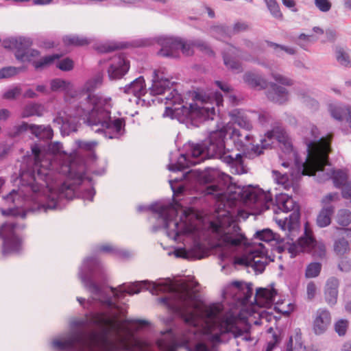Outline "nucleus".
I'll return each instance as SVG.
<instances>
[{
    "label": "nucleus",
    "mask_w": 351,
    "mask_h": 351,
    "mask_svg": "<svg viewBox=\"0 0 351 351\" xmlns=\"http://www.w3.org/2000/svg\"><path fill=\"white\" fill-rule=\"evenodd\" d=\"M86 318L71 322L72 328L92 326L100 328L99 332H93V341L87 339V334L81 329L68 332L63 340L54 339L52 347L58 351H136L134 348L125 345H117L110 338L112 330L106 326L112 323L113 317L107 316L105 312L90 311L85 314Z\"/></svg>",
    "instance_id": "f257e3e1"
},
{
    "label": "nucleus",
    "mask_w": 351,
    "mask_h": 351,
    "mask_svg": "<svg viewBox=\"0 0 351 351\" xmlns=\"http://www.w3.org/2000/svg\"><path fill=\"white\" fill-rule=\"evenodd\" d=\"M227 130L225 128L212 131L208 136L199 143L189 142L184 145V153L180 154L176 160L173 153H170L168 169L170 171H182L199 163L205 158H216L234 170V173L243 174L247 172V167L244 164L245 154H232L226 147Z\"/></svg>",
    "instance_id": "f03ea898"
},
{
    "label": "nucleus",
    "mask_w": 351,
    "mask_h": 351,
    "mask_svg": "<svg viewBox=\"0 0 351 351\" xmlns=\"http://www.w3.org/2000/svg\"><path fill=\"white\" fill-rule=\"evenodd\" d=\"M78 276L85 289L92 295L87 301L83 298L77 297V300L80 305L90 311H95L93 306L95 302H98L106 310L105 313L107 316L117 318L121 308L104 289V285L107 282V276L99 260L95 256L85 258L79 269Z\"/></svg>",
    "instance_id": "7ed1b4c3"
},
{
    "label": "nucleus",
    "mask_w": 351,
    "mask_h": 351,
    "mask_svg": "<svg viewBox=\"0 0 351 351\" xmlns=\"http://www.w3.org/2000/svg\"><path fill=\"white\" fill-rule=\"evenodd\" d=\"M167 104L171 106L167 107L166 110H170L180 121H191L192 124L197 125L202 121L213 120L215 116L214 107L199 106L195 102L184 104L181 95L175 88L173 89L172 97L167 98Z\"/></svg>",
    "instance_id": "20e7f679"
},
{
    "label": "nucleus",
    "mask_w": 351,
    "mask_h": 351,
    "mask_svg": "<svg viewBox=\"0 0 351 351\" xmlns=\"http://www.w3.org/2000/svg\"><path fill=\"white\" fill-rule=\"evenodd\" d=\"M303 134V143L306 145L307 158H313L317 160H326L331 152V141L332 134L326 136H320L317 127L315 125L305 128Z\"/></svg>",
    "instance_id": "39448f33"
},
{
    "label": "nucleus",
    "mask_w": 351,
    "mask_h": 351,
    "mask_svg": "<svg viewBox=\"0 0 351 351\" xmlns=\"http://www.w3.org/2000/svg\"><path fill=\"white\" fill-rule=\"evenodd\" d=\"M110 109V104L105 99L97 117L93 130L97 133H104L106 138H118L125 131V121L124 118L112 119Z\"/></svg>",
    "instance_id": "423d86ee"
},
{
    "label": "nucleus",
    "mask_w": 351,
    "mask_h": 351,
    "mask_svg": "<svg viewBox=\"0 0 351 351\" xmlns=\"http://www.w3.org/2000/svg\"><path fill=\"white\" fill-rule=\"evenodd\" d=\"M80 101L73 108V116L82 120L88 126L94 130V125L100 108L105 100L94 94L80 95Z\"/></svg>",
    "instance_id": "0eeeda50"
},
{
    "label": "nucleus",
    "mask_w": 351,
    "mask_h": 351,
    "mask_svg": "<svg viewBox=\"0 0 351 351\" xmlns=\"http://www.w3.org/2000/svg\"><path fill=\"white\" fill-rule=\"evenodd\" d=\"M42 147L38 143L32 146V152L34 158V165L27 167V170L21 174V180L36 191L38 189V185H43L40 181L47 184L49 178V170L41 165L42 157L40 153Z\"/></svg>",
    "instance_id": "6e6552de"
},
{
    "label": "nucleus",
    "mask_w": 351,
    "mask_h": 351,
    "mask_svg": "<svg viewBox=\"0 0 351 351\" xmlns=\"http://www.w3.org/2000/svg\"><path fill=\"white\" fill-rule=\"evenodd\" d=\"M157 43L161 47L157 54L161 57L178 59L180 56V51L185 56H190L188 40L165 36L158 38Z\"/></svg>",
    "instance_id": "1a4fd4ad"
},
{
    "label": "nucleus",
    "mask_w": 351,
    "mask_h": 351,
    "mask_svg": "<svg viewBox=\"0 0 351 351\" xmlns=\"http://www.w3.org/2000/svg\"><path fill=\"white\" fill-rule=\"evenodd\" d=\"M125 284L119 285L118 288L109 287L111 292L113 294V298L117 300L122 298L125 293L133 295L138 293L142 289L149 290L152 295H158L160 293L165 292L168 289L167 285L163 283L156 284L149 280L136 281L130 284L127 289H124Z\"/></svg>",
    "instance_id": "9d476101"
},
{
    "label": "nucleus",
    "mask_w": 351,
    "mask_h": 351,
    "mask_svg": "<svg viewBox=\"0 0 351 351\" xmlns=\"http://www.w3.org/2000/svg\"><path fill=\"white\" fill-rule=\"evenodd\" d=\"M3 45L6 49H15L14 56L21 62H30L32 58L40 55L38 50L30 48L32 40L29 38H10L4 40Z\"/></svg>",
    "instance_id": "9b49d317"
},
{
    "label": "nucleus",
    "mask_w": 351,
    "mask_h": 351,
    "mask_svg": "<svg viewBox=\"0 0 351 351\" xmlns=\"http://www.w3.org/2000/svg\"><path fill=\"white\" fill-rule=\"evenodd\" d=\"M16 130L17 135L25 132H29L38 139L45 142H49L53 136V131L49 125L29 124L23 121L21 125L16 126Z\"/></svg>",
    "instance_id": "f8f14e48"
},
{
    "label": "nucleus",
    "mask_w": 351,
    "mask_h": 351,
    "mask_svg": "<svg viewBox=\"0 0 351 351\" xmlns=\"http://www.w3.org/2000/svg\"><path fill=\"white\" fill-rule=\"evenodd\" d=\"M69 174L73 182L69 184L64 183L62 186V195L69 200L73 199L77 193L80 191L79 187L82 184L84 180H87L90 184L92 178L86 176L84 172H73L71 168L69 169Z\"/></svg>",
    "instance_id": "ddd939ff"
},
{
    "label": "nucleus",
    "mask_w": 351,
    "mask_h": 351,
    "mask_svg": "<svg viewBox=\"0 0 351 351\" xmlns=\"http://www.w3.org/2000/svg\"><path fill=\"white\" fill-rule=\"evenodd\" d=\"M130 61L123 54L115 56L111 59L108 69V75L110 80L121 79L130 69Z\"/></svg>",
    "instance_id": "4468645a"
},
{
    "label": "nucleus",
    "mask_w": 351,
    "mask_h": 351,
    "mask_svg": "<svg viewBox=\"0 0 351 351\" xmlns=\"http://www.w3.org/2000/svg\"><path fill=\"white\" fill-rule=\"evenodd\" d=\"M158 301L169 311L177 314L186 324H193L195 322V315L189 309V305L186 301L184 306H180L175 301H170L168 297L160 298Z\"/></svg>",
    "instance_id": "2eb2a0df"
},
{
    "label": "nucleus",
    "mask_w": 351,
    "mask_h": 351,
    "mask_svg": "<svg viewBox=\"0 0 351 351\" xmlns=\"http://www.w3.org/2000/svg\"><path fill=\"white\" fill-rule=\"evenodd\" d=\"M175 82H171L168 78L164 77L160 71L153 72L152 85L149 88L153 95H162L167 90L171 89Z\"/></svg>",
    "instance_id": "dca6fc26"
},
{
    "label": "nucleus",
    "mask_w": 351,
    "mask_h": 351,
    "mask_svg": "<svg viewBox=\"0 0 351 351\" xmlns=\"http://www.w3.org/2000/svg\"><path fill=\"white\" fill-rule=\"evenodd\" d=\"M219 325L224 330V333H231L234 338L241 337L244 333L249 332V328L242 329L238 325L233 315L223 317Z\"/></svg>",
    "instance_id": "f3484780"
},
{
    "label": "nucleus",
    "mask_w": 351,
    "mask_h": 351,
    "mask_svg": "<svg viewBox=\"0 0 351 351\" xmlns=\"http://www.w3.org/2000/svg\"><path fill=\"white\" fill-rule=\"evenodd\" d=\"M267 97L271 101L278 104H284L289 99V92L286 88L274 82H271L267 92Z\"/></svg>",
    "instance_id": "a211bd4d"
},
{
    "label": "nucleus",
    "mask_w": 351,
    "mask_h": 351,
    "mask_svg": "<svg viewBox=\"0 0 351 351\" xmlns=\"http://www.w3.org/2000/svg\"><path fill=\"white\" fill-rule=\"evenodd\" d=\"M315 242V239L311 234H308L305 230L304 235L298 239L295 242L289 245L288 252L291 254V257H295L300 252L306 251V245L312 244Z\"/></svg>",
    "instance_id": "6ab92c4d"
},
{
    "label": "nucleus",
    "mask_w": 351,
    "mask_h": 351,
    "mask_svg": "<svg viewBox=\"0 0 351 351\" xmlns=\"http://www.w3.org/2000/svg\"><path fill=\"white\" fill-rule=\"evenodd\" d=\"M329 110L331 116L336 120L341 121L346 119L349 126L351 128V106L341 104H330Z\"/></svg>",
    "instance_id": "aec40b11"
},
{
    "label": "nucleus",
    "mask_w": 351,
    "mask_h": 351,
    "mask_svg": "<svg viewBox=\"0 0 351 351\" xmlns=\"http://www.w3.org/2000/svg\"><path fill=\"white\" fill-rule=\"evenodd\" d=\"M339 284V280L335 277L330 278L326 282L324 289L325 300L330 306L337 303Z\"/></svg>",
    "instance_id": "412c9836"
},
{
    "label": "nucleus",
    "mask_w": 351,
    "mask_h": 351,
    "mask_svg": "<svg viewBox=\"0 0 351 351\" xmlns=\"http://www.w3.org/2000/svg\"><path fill=\"white\" fill-rule=\"evenodd\" d=\"M244 82L250 87L258 90H263L267 88V82L258 73L247 71L243 76Z\"/></svg>",
    "instance_id": "4be33fe9"
},
{
    "label": "nucleus",
    "mask_w": 351,
    "mask_h": 351,
    "mask_svg": "<svg viewBox=\"0 0 351 351\" xmlns=\"http://www.w3.org/2000/svg\"><path fill=\"white\" fill-rule=\"evenodd\" d=\"M265 135L268 141H270L272 139H276L278 142L283 145L284 148L287 152L292 149V144L286 132L283 129L279 127L274 128L271 131H268Z\"/></svg>",
    "instance_id": "5701e85b"
},
{
    "label": "nucleus",
    "mask_w": 351,
    "mask_h": 351,
    "mask_svg": "<svg viewBox=\"0 0 351 351\" xmlns=\"http://www.w3.org/2000/svg\"><path fill=\"white\" fill-rule=\"evenodd\" d=\"M330 314L326 310L318 311L313 322V330L316 335L324 333L330 323Z\"/></svg>",
    "instance_id": "b1692460"
},
{
    "label": "nucleus",
    "mask_w": 351,
    "mask_h": 351,
    "mask_svg": "<svg viewBox=\"0 0 351 351\" xmlns=\"http://www.w3.org/2000/svg\"><path fill=\"white\" fill-rule=\"evenodd\" d=\"M300 218V208H296L287 218V232L285 235V237L287 239L294 241L296 237L295 233L298 232L299 229Z\"/></svg>",
    "instance_id": "393cba45"
},
{
    "label": "nucleus",
    "mask_w": 351,
    "mask_h": 351,
    "mask_svg": "<svg viewBox=\"0 0 351 351\" xmlns=\"http://www.w3.org/2000/svg\"><path fill=\"white\" fill-rule=\"evenodd\" d=\"M123 92L126 94H132L137 97L144 95L146 93V85L145 79L140 76L133 80L123 88Z\"/></svg>",
    "instance_id": "a878e982"
},
{
    "label": "nucleus",
    "mask_w": 351,
    "mask_h": 351,
    "mask_svg": "<svg viewBox=\"0 0 351 351\" xmlns=\"http://www.w3.org/2000/svg\"><path fill=\"white\" fill-rule=\"evenodd\" d=\"M241 228L238 224H234L232 226V232L235 234L232 237L230 233H224L223 236V242L231 246H239L241 243H244L247 241L245 234L241 232Z\"/></svg>",
    "instance_id": "bb28decb"
},
{
    "label": "nucleus",
    "mask_w": 351,
    "mask_h": 351,
    "mask_svg": "<svg viewBox=\"0 0 351 351\" xmlns=\"http://www.w3.org/2000/svg\"><path fill=\"white\" fill-rule=\"evenodd\" d=\"M261 248L251 250L247 255L242 256L235 260V264L243 265L247 267H252V262L254 258L262 257L265 254V248L262 243L259 244Z\"/></svg>",
    "instance_id": "cd10ccee"
},
{
    "label": "nucleus",
    "mask_w": 351,
    "mask_h": 351,
    "mask_svg": "<svg viewBox=\"0 0 351 351\" xmlns=\"http://www.w3.org/2000/svg\"><path fill=\"white\" fill-rule=\"evenodd\" d=\"M232 285L236 288L241 295L237 298L238 301L247 304L250 302L253 295L252 283H247L245 285L243 282L233 281Z\"/></svg>",
    "instance_id": "c85d7f7f"
},
{
    "label": "nucleus",
    "mask_w": 351,
    "mask_h": 351,
    "mask_svg": "<svg viewBox=\"0 0 351 351\" xmlns=\"http://www.w3.org/2000/svg\"><path fill=\"white\" fill-rule=\"evenodd\" d=\"M335 212V206H322L316 218L317 226L319 228L328 226L331 223L332 216Z\"/></svg>",
    "instance_id": "c756f323"
},
{
    "label": "nucleus",
    "mask_w": 351,
    "mask_h": 351,
    "mask_svg": "<svg viewBox=\"0 0 351 351\" xmlns=\"http://www.w3.org/2000/svg\"><path fill=\"white\" fill-rule=\"evenodd\" d=\"M276 202L279 209L288 213L300 208L298 204L291 197L285 194H280L276 196Z\"/></svg>",
    "instance_id": "7c9ffc66"
},
{
    "label": "nucleus",
    "mask_w": 351,
    "mask_h": 351,
    "mask_svg": "<svg viewBox=\"0 0 351 351\" xmlns=\"http://www.w3.org/2000/svg\"><path fill=\"white\" fill-rule=\"evenodd\" d=\"M254 237L265 242L276 241L277 243H282L285 241V238L281 237L278 234L274 233L269 228H265L258 230L254 234Z\"/></svg>",
    "instance_id": "2f4dec72"
},
{
    "label": "nucleus",
    "mask_w": 351,
    "mask_h": 351,
    "mask_svg": "<svg viewBox=\"0 0 351 351\" xmlns=\"http://www.w3.org/2000/svg\"><path fill=\"white\" fill-rule=\"evenodd\" d=\"M222 58L224 65L232 71L239 73L243 71L241 63L232 56L229 51H223L222 52Z\"/></svg>",
    "instance_id": "473e14b6"
},
{
    "label": "nucleus",
    "mask_w": 351,
    "mask_h": 351,
    "mask_svg": "<svg viewBox=\"0 0 351 351\" xmlns=\"http://www.w3.org/2000/svg\"><path fill=\"white\" fill-rule=\"evenodd\" d=\"M210 34L219 40H224L232 37L230 27L226 25H213L210 27Z\"/></svg>",
    "instance_id": "72a5a7b5"
},
{
    "label": "nucleus",
    "mask_w": 351,
    "mask_h": 351,
    "mask_svg": "<svg viewBox=\"0 0 351 351\" xmlns=\"http://www.w3.org/2000/svg\"><path fill=\"white\" fill-rule=\"evenodd\" d=\"M147 209L158 214V217L163 220L165 228L168 229L171 219L168 212L167 207L165 205L158 206V204H154L150 205Z\"/></svg>",
    "instance_id": "f704fd0d"
},
{
    "label": "nucleus",
    "mask_w": 351,
    "mask_h": 351,
    "mask_svg": "<svg viewBox=\"0 0 351 351\" xmlns=\"http://www.w3.org/2000/svg\"><path fill=\"white\" fill-rule=\"evenodd\" d=\"M21 248V241L19 238L12 237L4 239L3 243V254L7 255L12 253H19Z\"/></svg>",
    "instance_id": "c9c22d12"
},
{
    "label": "nucleus",
    "mask_w": 351,
    "mask_h": 351,
    "mask_svg": "<svg viewBox=\"0 0 351 351\" xmlns=\"http://www.w3.org/2000/svg\"><path fill=\"white\" fill-rule=\"evenodd\" d=\"M62 40L66 47H83L90 43L86 37L75 34L66 35L63 37Z\"/></svg>",
    "instance_id": "e433bc0d"
},
{
    "label": "nucleus",
    "mask_w": 351,
    "mask_h": 351,
    "mask_svg": "<svg viewBox=\"0 0 351 351\" xmlns=\"http://www.w3.org/2000/svg\"><path fill=\"white\" fill-rule=\"evenodd\" d=\"M230 116L232 117V120L235 124H237L239 127L245 129L247 131H250L252 128L251 122L247 119L246 117L241 114V112L236 109L230 112Z\"/></svg>",
    "instance_id": "4c0bfd02"
},
{
    "label": "nucleus",
    "mask_w": 351,
    "mask_h": 351,
    "mask_svg": "<svg viewBox=\"0 0 351 351\" xmlns=\"http://www.w3.org/2000/svg\"><path fill=\"white\" fill-rule=\"evenodd\" d=\"M103 82V74L101 73H97L95 77L89 80L84 86L83 94L86 95L88 94H93L96 88L100 86Z\"/></svg>",
    "instance_id": "58836bf2"
},
{
    "label": "nucleus",
    "mask_w": 351,
    "mask_h": 351,
    "mask_svg": "<svg viewBox=\"0 0 351 351\" xmlns=\"http://www.w3.org/2000/svg\"><path fill=\"white\" fill-rule=\"evenodd\" d=\"M330 178L332 180L334 186L336 188H342L348 183V176L347 173L342 169L331 170Z\"/></svg>",
    "instance_id": "ea45409f"
},
{
    "label": "nucleus",
    "mask_w": 351,
    "mask_h": 351,
    "mask_svg": "<svg viewBox=\"0 0 351 351\" xmlns=\"http://www.w3.org/2000/svg\"><path fill=\"white\" fill-rule=\"evenodd\" d=\"M189 50H190V56L193 54V47H197L201 51L213 56L215 55V52L210 48V47L204 41L202 40H188Z\"/></svg>",
    "instance_id": "a19ab883"
},
{
    "label": "nucleus",
    "mask_w": 351,
    "mask_h": 351,
    "mask_svg": "<svg viewBox=\"0 0 351 351\" xmlns=\"http://www.w3.org/2000/svg\"><path fill=\"white\" fill-rule=\"evenodd\" d=\"M306 251H311L315 258L322 259L326 256V247L322 243H318L316 240L313 243L306 245Z\"/></svg>",
    "instance_id": "79ce46f5"
},
{
    "label": "nucleus",
    "mask_w": 351,
    "mask_h": 351,
    "mask_svg": "<svg viewBox=\"0 0 351 351\" xmlns=\"http://www.w3.org/2000/svg\"><path fill=\"white\" fill-rule=\"evenodd\" d=\"M61 56H62L58 53L46 56L40 58L39 60L34 62L33 65L36 69H43L53 64L56 60H59Z\"/></svg>",
    "instance_id": "37998d69"
},
{
    "label": "nucleus",
    "mask_w": 351,
    "mask_h": 351,
    "mask_svg": "<svg viewBox=\"0 0 351 351\" xmlns=\"http://www.w3.org/2000/svg\"><path fill=\"white\" fill-rule=\"evenodd\" d=\"M245 197L247 199L250 201H253L254 202L263 200L266 203H269L272 202L273 201L271 194L270 193H265L263 190H261L260 194L256 193L254 191H249L245 194Z\"/></svg>",
    "instance_id": "c03bdc74"
},
{
    "label": "nucleus",
    "mask_w": 351,
    "mask_h": 351,
    "mask_svg": "<svg viewBox=\"0 0 351 351\" xmlns=\"http://www.w3.org/2000/svg\"><path fill=\"white\" fill-rule=\"evenodd\" d=\"M350 250L348 241L343 237L338 239L334 243V251L338 256H343Z\"/></svg>",
    "instance_id": "a18cd8bd"
},
{
    "label": "nucleus",
    "mask_w": 351,
    "mask_h": 351,
    "mask_svg": "<svg viewBox=\"0 0 351 351\" xmlns=\"http://www.w3.org/2000/svg\"><path fill=\"white\" fill-rule=\"evenodd\" d=\"M245 134H242L238 129L234 128L232 131L230 138L232 140L235 147L237 149L245 150L247 149V144L243 141Z\"/></svg>",
    "instance_id": "49530a36"
},
{
    "label": "nucleus",
    "mask_w": 351,
    "mask_h": 351,
    "mask_svg": "<svg viewBox=\"0 0 351 351\" xmlns=\"http://www.w3.org/2000/svg\"><path fill=\"white\" fill-rule=\"evenodd\" d=\"M266 43L268 47L272 48L276 53V55L278 57H280L282 54V51H285L290 55H294L296 53V51L294 48L287 47L285 45H279L278 43L266 40Z\"/></svg>",
    "instance_id": "de8ad7c7"
},
{
    "label": "nucleus",
    "mask_w": 351,
    "mask_h": 351,
    "mask_svg": "<svg viewBox=\"0 0 351 351\" xmlns=\"http://www.w3.org/2000/svg\"><path fill=\"white\" fill-rule=\"evenodd\" d=\"M38 145L42 147V151L40 153V157L42 158L44 156V154L45 153H49L51 154H58L60 152V149L62 148V145L59 142H46L45 145Z\"/></svg>",
    "instance_id": "09e8293b"
},
{
    "label": "nucleus",
    "mask_w": 351,
    "mask_h": 351,
    "mask_svg": "<svg viewBox=\"0 0 351 351\" xmlns=\"http://www.w3.org/2000/svg\"><path fill=\"white\" fill-rule=\"evenodd\" d=\"M336 58L337 62L346 67L351 66V60L348 53L341 47H337L335 49Z\"/></svg>",
    "instance_id": "8fccbe9b"
},
{
    "label": "nucleus",
    "mask_w": 351,
    "mask_h": 351,
    "mask_svg": "<svg viewBox=\"0 0 351 351\" xmlns=\"http://www.w3.org/2000/svg\"><path fill=\"white\" fill-rule=\"evenodd\" d=\"M40 111H41V106L40 105L36 104V103H32V104H27L25 107V108L22 112V117L27 118V117H29L34 116V115L40 116L41 115Z\"/></svg>",
    "instance_id": "3c124183"
},
{
    "label": "nucleus",
    "mask_w": 351,
    "mask_h": 351,
    "mask_svg": "<svg viewBox=\"0 0 351 351\" xmlns=\"http://www.w3.org/2000/svg\"><path fill=\"white\" fill-rule=\"evenodd\" d=\"M265 2L271 14L274 18L282 20L283 15L280 11V6L276 0H265Z\"/></svg>",
    "instance_id": "603ef678"
},
{
    "label": "nucleus",
    "mask_w": 351,
    "mask_h": 351,
    "mask_svg": "<svg viewBox=\"0 0 351 351\" xmlns=\"http://www.w3.org/2000/svg\"><path fill=\"white\" fill-rule=\"evenodd\" d=\"M337 221L341 226H348L351 223V211L348 209H341L337 216Z\"/></svg>",
    "instance_id": "864d4df0"
},
{
    "label": "nucleus",
    "mask_w": 351,
    "mask_h": 351,
    "mask_svg": "<svg viewBox=\"0 0 351 351\" xmlns=\"http://www.w3.org/2000/svg\"><path fill=\"white\" fill-rule=\"evenodd\" d=\"M77 130V124L74 119H65L64 125L60 128V132L62 135H69L71 132Z\"/></svg>",
    "instance_id": "5fc2aeb1"
},
{
    "label": "nucleus",
    "mask_w": 351,
    "mask_h": 351,
    "mask_svg": "<svg viewBox=\"0 0 351 351\" xmlns=\"http://www.w3.org/2000/svg\"><path fill=\"white\" fill-rule=\"evenodd\" d=\"M70 86L71 83L69 82L60 78H56L51 81V89L52 91L63 90L68 93Z\"/></svg>",
    "instance_id": "6e6d98bb"
},
{
    "label": "nucleus",
    "mask_w": 351,
    "mask_h": 351,
    "mask_svg": "<svg viewBox=\"0 0 351 351\" xmlns=\"http://www.w3.org/2000/svg\"><path fill=\"white\" fill-rule=\"evenodd\" d=\"M99 250L105 253H111L121 258H127L129 256V253L127 251L121 250L108 245L100 246Z\"/></svg>",
    "instance_id": "4d7b16f0"
},
{
    "label": "nucleus",
    "mask_w": 351,
    "mask_h": 351,
    "mask_svg": "<svg viewBox=\"0 0 351 351\" xmlns=\"http://www.w3.org/2000/svg\"><path fill=\"white\" fill-rule=\"evenodd\" d=\"M322 269V264L318 262H313L306 267L305 276L306 278H315L319 276Z\"/></svg>",
    "instance_id": "13d9d810"
},
{
    "label": "nucleus",
    "mask_w": 351,
    "mask_h": 351,
    "mask_svg": "<svg viewBox=\"0 0 351 351\" xmlns=\"http://www.w3.org/2000/svg\"><path fill=\"white\" fill-rule=\"evenodd\" d=\"M125 47V45L124 44H104L97 46V50L99 53H109L111 51H114L119 49H123Z\"/></svg>",
    "instance_id": "bf43d9fd"
},
{
    "label": "nucleus",
    "mask_w": 351,
    "mask_h": 351,
    "mask_svg": "<svg viewBox=\"0 0 351 351\" xmlns=\"http://www.w3.org/2000/svg\"><path fill=\"white\" fill-rule=\"evenodd\" d=\"M340 199V196L338 193H330L324 196L321 200L322 206H334L332 204V202H337Z\"/></svg>",
    "instance_id": "052dcab7"
},
{
    "label": "nucleus",
    "mask_w": 351,
    "mask_h": 351,
    "mask_svg": "<svg viewBox=\"0 0 351 351\" xmlns=\"http://www.w3.org/2000/svg\"><path fill=\"white\" fill-rule=\"evenodd\" d=\"M223 184L221 182L210 183L206 188V192L209 195L218 196L222 193Z\"/></svg>",
    "instance_id": "680f3d73"
},
{
    "label": "nucleus",
    "mask_w": 351,
    "mask_h": 351,
    "mask_svg": "<svg viewBox=\"0 0 351 351\" xmlns=\"http://www.w3.org/2000/svg\"><path fill=\"white\" fill-rule=\"evenodd\" d=\"M250 29V25L247 22L239 21L234 23L232 28L230 27L232 36L239 34L240 32H246Z\"/></svg>",
    "instance_id": "e2e57ef3"
},
{
    "label": "nucleus",
    "mask_w": 351,
    "mask_h": 351,
    "mask_svg": "<svg viewBox=\"0 0 351 351\" xmlns=\"http://www.w3.org/2000/svg\"><path fill=\"white\" fill-rule=\"evenodd\" d=\"M276 294L277 291L275 289H273L271 291H269L266 288L260 287L256 289L255 301H256V298H260L263 299L271 298L274 297Z\"/></svg>",
    "instance_id": "0e129e2a"
},
{
    "label": "nucleus",
    "mask_w": 351,
    "mask_h": 351,
    "mask_svg": "<svg viewBox=\"0 0 351 351\" xmlns=\"http://www.w3.org/2000/svg\"><path fill=\"white\" fill-rule=\"evenodd\" d=\"M56 67L62 71H70L74 67V62L71 58H65L57 62Z\"/></svg>",
    "instance_id": "69168bd1"
},
{
    "label": "nucleus",
    "mask_w": 351,
    "mask_h": 351,
    "mask_svg": "<svg viewBox=\"0 0 351 351\" xmlns=\"http://www.w3.org/2000/svg\"><path fill=\"white\" fill-rule=\"evenodd\" d=\"M348 322L346 319H339L335 324V330L339 336H343L348 329Z\"/></svg>",
    "instance_id": "338daca9"
},
{
    "label": "nucleus",
    "mask_w": 351,
    "mask_h": 351,
    "mask_svg": "<svg viewBox=\"0 0 351 351\" xmlns=\"http://www.w3.org/2000/svg\"><path fill=\"white\" fill-rule=\"evenodd\" d=\"M19 68L14 66L4 67L0 70V78H8L18 73Z\"/></svg>",
    "instance_id": "774afa93"
}]
</instances>
